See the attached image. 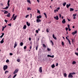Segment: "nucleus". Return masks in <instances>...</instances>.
<instances>
[{"instance_id":"1","label":"nucleus","mask_w":78,"mask_h":78,"mask_svg":"<svg viewBox=\"0 0 78 78\" xmlns=\"http://www.w3.org/2000/svg\"><path fill=\"white\" fill-rule=\"evenodd\" d=\"M18 72H19V69H16L15 70L14 72L13 73V74L15 75L16 73H18Z\"/></svg>"},{"instance_id":"2","label":"nucleus","mask_w":78,"mask_h":78,"mask_svg":"<svg viewBox=\"0 0 78 78\" xmlns=\"http://www.w3.org/2000/svg\"><path fill=\"white\" fill-rule=\"evenodd\" d=\"M68 77V78H73V75L71 74V73H70L69 74Z\"/></svg>"},{"instance_id":"3","label":"nucleus","mask_w":78,"mask_h":78,"mask_svg":"<svg viewBox=\"0 0 78 78\" xmlns=\"http://www.w3.org/2000/svg\"><path fill=\"white\" fill-rule=\"evenodd\" d=\"M73 19H76V14H73Z\"/></svg>"},{"instance_id":"4","label":"nucleus","mask_w":78,"mask_h":78,"mask_svg":"<svg viewBox=\"0 0 78 78\" xmlns=\"http://www.w3.org/2000/svg\"><path fill=\"white\" fill-rule=\"evenodd\" d=\"M54 18L55 19H56V20H58L59 19V18L58 17V16H56L54 17Z\"/></svg>"},{"instance_id":"5","label":"nucleus","mask_w":78,"mask_h":78,"mask_svg":"<svg viewBox=\"0 0 78 78\" xmlns=\"http://www.w3.org/2000/svg\"><path fill=\"white\" fill-rule=\"evenodd\" d=\"M17 46V43L16 42V41L15 42L14 46V48H15Z\"/></svg>"},{"instance_id":"6","label":"nucleus","mask_w":78,"mask_h":78,"mask_svg":"<svg viewBox=\"0 0 78 78\" xmlns=\"http://www.w3.org/2000/svg\"><path fill=\"white\" fill-rule=\"evenodd\" d=\"M0 43L1 44H3L4 43V38H3L2 40L0 41Z\"/></svg>"},{"instance_id":"7","label":"nucleus","mask_w":78,"mask_h":78,"mask_svg":"<svg viewBox=\"0 0 78 78\" xmlns=\"http://www.w3.org/2000/svg\"><path fill=\"white\" fill-rule=\"evenodd\" d=\"M76 33H77V30H76L75 32H73L72 34L73 35H75Z\"/></svg>"},{"instance_id":"8","label":"nucleus","mask_w":78,"mask_h":78,"mask_svg":"<svg viewBox=\"0 0 78 78\" xmlns=\"http://www.w3.org/2000/svg\"><path fill=\"white\" fill-rule=\"evenodd\" d=\"M47 56L48 57H50L51 58H54V55H52V56L50 55H47Z\"/></svg>"},{"instance_id":"9","label":"nucleus","mask_w":78,"mask_h":78,"mask_svg":"<svg viewBox=\"0 0 78 78\" xmlns=\"http://www.w3.org/2000/svg\"><path fill=\"white\" fill-rule=\"evenodd\" d=\"M62 23L63 24H64V23H66V20L65 19H63L62 21Z\"/></svg>"},{"instance_id":"10","label":"nucleus","mask_w":78,"mask_h":78,"mask_svg":"<svg viewBox=\"0 0 78 78\" xmlns=\"http://www.w3.org/2000/svg\"><path fill=\"white\" fill-rule=\"evenodd\" d=\"M37 19H41V18H42V16L41 15H39V16H37Z\"/></svg>"},{"instance_id":"11","label":"nucleus","mask_w":78,"mask_h":78,"mask_svg":"<svg viewBox=\"0 0 78 78\" xmlns=\"http://www.w3.org/2000/svg\"><path fill=\"white\" fill-rule=\"evenodd\" d=\"M41 22V20L39 19H37V23H39V22Z\"/></svg>"},{"instance_id":"12","label":"nucleus","mask_w":78,"mask_h":78,"mask_svg":"<svg viewBox=\"0 0 78 78\" xmlns=\"http://www.w3.org/2000/svg\"><path fill=\"white\" fill-rule=\"evenodd\" d=\"M27 25V26H28V27H30V23H28V22H27L26 23Z\"/></svg>"},{"instance_id":"13","label":"nucleus","mask_w":78,"mask_h":78,"mask_svg":"<svg viewBox=\"0 0 78 78\" xmlns=\"http://www.w3.org/2000/svg\"><path fill=\"white\" fill-rule=\"evenodd\" d=\"M69 6H70V4H69V5L68 4H66V7L67 8H69Z\"/></svg>"},{"instance_id":"14","label":"nucleus","mask_w":78,"mask_h":78,"mask_svg":"<svg viewBox=\"0 0 78 78\" xmlns=\"http://www.w3.org/2000/svg\"><path fill=\"white\" fill-rule=\"evenodd\" d=\"M39 71L40 73H42V69H40L39 70Z\"/></svg>"},{"instance_id":"15","label":"nucleus","mask_w":78,"mask_h":78,"mask_svg":"<svg viewBox=\"0 0 78 78\" xmlns=\"http://www.w3.org/2000/svg\"><path fill=\"white\" fill-rule=\"evenodd\" d=\"M8 66L7 65H5L3 66V69H7Z\"/></svg>"},{"instance_id":"16","label":"nucleus","mask_w":78,"mask_h":78,"mask_svg":"<svg viewBox=\"0 0 78 78\" xmlns=\"http://www.w3.org/2000/svg\"><path fill=\"white\" fill-rule=\"evenodd\" d=\"M10 2V1L9 0H8L7 2V5L8 6H9V2Z\"/></svg>"},{"instance_id":"17","label":"nucleus","mask_w":78,"mask_h":78,"mask_svg":"<svg viewBox=\"0 0 78 78\" xmlns=\"http://www.w3.org/2000/svg\"><path fill=\"white\" fill-rule=\"evenodd\" d=\"M52 36H53V37L54 38V39L56 40L57 39L56 37H55V35L54 34H53Z\"/></svg>"},{"instance_id":"18","label":"nucleus","mask_w":78,"mask_h":78,"mask_svg":"<svg viewBox=\"0 0 78 78\" xmlns=\"http://www.w3.org/2000/svg\"><path fill=\"white\" fill-rule=\"evenodd\" d=\"M17 15L15 16H14V17H13L14 20H15L16 19V18H17Z\"/></svg>"},{"instance_id":"19","label":"nucleus","mask_w":78,"mask_h":78,"mask_svg":"<svg viewBox=\"0 0 78 78\" xmlns=\"http://www.w3.org/2000/svg\"><path fill=\"white\" fill-rule=\"evenodd\" d=\"M2 35L0 37V38H2V37H3V36H4V33H2Z\"/></svg>"},{"instance_id":"20","label":"nucleus","mask_w":78,"mask_h":78,"mask_svg":"<svg viewBox=\"0 0 78 78\" xmlns=\"http://www.w3.org/2000/svg\"><path fill=\"white\" fill-rule=\"evenodd\" d=\"M70 11H73V10H74V9L72 8H70Z\"/></svg>"},{"instance_id":"21","label":"nucleus","mask_w":78,"mask_h":78,"mask_svg":"<svg viewBox=\"0 0 78 78\" xmlns=\"http://www.w3.org/2000/svg\"><path fill=\"white\" fill-rule=\"evenodd\" d=\"M27 28V26L26 25H24L23 27V29H26Z\"/></svg>"},{"instance_id":"22","label":"nucleus","mask_w":78,"mask_h":78,"mask_svg":"<svg viewBox=\"0 0 78 78\" xmlns=\"http://www.w3.org/2000/svg\"><path fill=\"white\" fill-rule=\"evenodd\" d=\"M43 47H44V48H47V46L45 45L44 44H43L42 45Z\"/></svg>"},{"instance_id":"23","label":"nucleus","mask_w":78,"mask_h":78,"mask_svg":"<svg viewBox=\"0 0 78 78\" xmlns=\"http://www.w3.org/2000/svg\"><path fill=\"white\" fill-rule=\"evenodd\" d=\"M10 16H11V14L9 13L7 15V16L9 17H10Z\"/></svg>"},{"instance_id":"24","label":"nucleus","mask_w":78,"mask_h":78,"mask_svg":"<svg viewBox=\"0 0 78 78\" xmlns=\"http://www.w3.org/2000/svg\"><path fill=\"white\" fill-rule=\"evenodd\" d=\"M51 67L52 68H54V67H55V65L54 64H53L51 66Z\"/></svg>"},{"instance_id":"25","label":"nucleus","mask_w":78,"mask_h":78,"mask_svg":"<svg viewBox=\"0 0 78 78\" xmlns=\"http://www.w3.org/2000/svg\"><path fill=\"white\" fill-rule=\"evenodd\" d=\"M47 50L48 51H51V49H50L48 48H47Z\"/></svg>"},{"instance_id":"26","label":"nucleus","mask_w":78,"mask_h":78,"mask_svg":"<svg viewBox=\"0 0 78 78\" xmlns=\"http://www.w3.org/2000/svg\"><path fill=\"white\" fill-rule=\"evenodd\" d=\"M27 10L28 11H30V10H31V9L30 8L28 7L27 8Z\"/></svg>"},{"instance_id":"27","label":"nucleus","mask_w":78,"mask_h":78,"mask_svg":"<svg viewBox=\"0 0 78 78\" xmlns=\"http://www.w3.org/2000/svg\"><path fill=\"white\" fill-rule=\"evenodd\" d=\"M66 3L65 2L63 4V6H66Z\"/></svg>"},{"instance_id":"28","label":"nucleus","mask_w":78,"mask_h":78,"mask_svg":"<svg viewBox=\"0 0 78 78\" xmlns=\"http://www.w3.org/2000/svg\"><path fill=\"white\" fill-rule=\"evenodd\" d=\"M27 2L29 3H30V4H31V1H30V0H27Z\"/></svg>"},{"instance_id":"29","label":"nucleus","mask_w":78,"mask_h":78,"mask_svg":"<svg viewBox=\"0 0 78 78\" xmlns=\"http://www.w3.org/2000/svg\"><path fill=\"white\" fill-rule=\"evenodd\" d=\"M23 42H21L20 44V46H22L23 45Z\"/></svg>"},{"instance_id":"30","label":"nucleus","mask_w":78,"mask_h":78,"mask_svg":"<svg viewBox=\"0 0 78 78\" xmlns=\"http://www.w3.org/2000/svg\"><path fill=\"white\" fill-rule=\"evenodd\" d=\"M71 75H75L76 74V73L74 72L73 73H71Z\"/></svg>"},{"instance_id":"31","label":"nucleus","mask_w":78,"mask_h":78,"mask_svg":"<svg viewBox=\"0 0 78 78\" xmlns=\"http://www.w3.org/2000/svg\"><path fill=\"white\" fill-rule=\"evenodd\" d=\"M7 13H8V12L6 11H5V12H4V14H7Z\"/></svg>"},{"instance_id":"32","label":"nucleus","mask_w":78,"mask_h":78,"mask_svg":"<svg viewBox=\"0 0 78 78\" xmlns=\"http://www.w3.org/2000/svg\"><path fill=\"white\" fill-rule=\"evenodd\" d=\"M36 50H37V48H38V45L36 46Z\"/></svg>"},{"instance_id":"33","label":"nucleus","mask_w":78,"mask_h":78,"mask_svg":"<svg viewBox=\"0 0 78 78\" xmlns=\"http://www.w3.org/2000/svg\"><path fill=\"white\" fill-rule=\"evenodd\" d=\"M73 64H76V62L75 61H73L72 63Z\"/></svg>"},{"instance_id":"34","label":"nucleus","mask_w":78,"mask_h":78,"mask_svg":"<svg viewBox=\"0 0 78 78\" xmlns=\"http://www.w3.org/2000/svg\"><path fill=\"white\" fill-rule=\"evenodd\" d=\"M44 15L46 18H47V14L45 13H44Z\"/></svg>"},{"instance_id":"35","label":"nucleus","mask_w":78,"mask_h":78,"mask_svg":"<svg viewBox=\"0 0 78 78\" xmlns=\"http://www.w3.org/2000/svg\"><path fill=\"white\" fill-rule=\"evenodd\" d=\"M64 76L65 77H66V76H67V74H66V73H64Z\"/></svg>"},{"instance_id":"36","label":"nucleus","mask_w":78,"mask_h":78,"mask_svg":"<svg viewBox=\"0 0 78 78\" xmlns=\"http://www.w3.org/2000/svg\"><path fill=\"white\" fill-rule=\"evenodd\" d=\"M59 9H60V7H58L57 8V10L58 11Z\"/></svg>"},{"instance_id":"37","label":"nucleus","mask_w":78,"mask_h":78,"mask_svg":"<svg viewBox=\"0 0 78 78\" xmlns=\"http://www.w3.org/2000/svg\"><path fill=\"white\" fill-rule=\"evenodd\" d=\"M58 11L57 9L54 10V12H58Z\"/></svg>"},{"instance_id":"38","label":"nucleus","mask_w":78,"mask_h":78,"mask_svg":"<svg viewBox=\"0 0 78 78\" xmlns=\"http://www.w3.org/2000/svg\"><path fill=\"white\" fill-rule=\"evenodd\" d=\"M16 76H17V74H15V75L14 76H13V78H16Z\"/></svg>"},{"instance_id":"39","label":"nucleus","mask_w":78,"mask_h":78,"mask_svg":"<svg viewBox=\"0 0 78 78\" xmlns=\"http://www.w3.org/2000/svg\"><path fill=\"white\" fill-rule=\"evenodd\" d=\"M9 59H7L6 61V62L7 63L9 62Z\"/></svg>"},{"instance_id":"40","label":"nucleus","mask_w":78,"mask_h":78,"mask_svg":"<svg viewBox=\"0 0 78 78\" xmlns=\"http://www.w3.org/2000/svg\"><path fill=\"white\" fill-rule=\"evenodd\" d=\"M6 25H5L4 27L3 26L2 28H3L4 29H5V28H6Z\"/></svg>"},{"instance_id":"41","label":"nucleus","mask_w":78,"mask_h":78,"mask_svg":"<svg viewBox=\"0 0 78 78\" xmlns=\"http://www.w3.org/2000/svg\"><path fill=\"white\" fill-rule=\"evenodd\" d=\"M46 31L47 32V33H48L49 32V29H47L46 30Z\"/></svg>"},{"instance_id":"42","label":"nucleus","mask_w":78,"mask_h":78,"mask_svg":"<svg viewBox=\"0 0 78 78\" xmlns=\"http://www.w3.org/2000/svg\"><path fill=\"white\" fill-rule=\"evenodd\" d=\"M8 8H9V7H8V6L5 8V9H8Z\"/></svg>"},{"instance_id":"43","label":"nucleus","mask_w":78,"mask_h":78,"mask_svg":"<svg viewBox=\"0 0 78 78\" xmlns=\"http://www.w3.org/2000/svg\"><path fill=\"white\" fill-rule=\"evenodd\" d=\"M8 71H6L5 72V74H6V73H8Z\"/></svg>"},{"instance_id":"44","label":"nucleus","mask_w":78,"mask_h":78,"mask_svg":"<svg viewBox=\"0 0 78 78\" xmlns=\"http://www.w3.org/2000/svg\"><path fill=\"white\" fill-rule=\"evenodd\" d=\"M37 13H39V14H40V13H41V12H40V11L37 10Z\"/></svg>"},{"instance_id":"45","label":"nucleus","mask_w":78,"mask_h":78,"mask_svg":"<svg viewBox=\"0 0 78 78\" xmlns=\"http://www.w3.org/2000/svg\"><path fill=\"white\" fill-rule=\"evenodd\" d=\"M68 42L69 44L70 45L71 44V43H70V40H68Z\"/></svg>"},{"instance_id":"46","label":"nucleus","mask_w":78,"mask_h":78,"mask_svg":"<svg viewBox=\"0 0 78 78\" xmlns=\"http://www.w3.org/2000/svg\"><path fill=\"white\" fill-rule=\"evenodd\" d=\"M75 55H76L77 56H78V53L77 52H75Z\"/></svg>"},{"instance_id":"47","label":"nucleus","mask_w":78,"mask_h":78,"mask_svg":"<svg viewBox=\"0 0 78 78\" xmlns=\"http://www.w3.org/2000/svg\"><path fill=\"white\" fill-rule=\"evenodd\" d=\"M36 33H39V31H38V30H36Z\"/></svg>"},{"instance_id":"48","label":"nucleus","mask_w":78,"mask_h":78,"mask_svg":"<svg viewBox=\"0 0 78 78\" xmlns=\"http://www.w3.org/2000/svg\"><path fill=\"white\" fill-rule=\"evenodd\" d=\"M15 16V14H13L12 16V18H14V16Z\"/></svg>"},{"instance_id":"49","label":"nucleus","mask_w":78,"mask_h":78,"mask_svg":"<svg viewBox=\"0 0 78 78\" xmlns=\"http://www.w3.org/2000/svg\"><path fill=\"white\" fill-rule=\"evenodd\" d=\"M28 16H29V15H27L25 16V17L26 18H27L28 17Z\"/></svg>"},{"instance_id":"50","label":"nucleus","mask_w":78,"mask_h":78,"mask_svg":"<svg viewBox=\"0 0 78 78\" xmlns=\"http://www.w3.org/2000/svg\"><path fill=\"white\" fill-rule=\"evenodd\" d=\"M17 62H20V59H18L17 60Z\"/></svg>"},{"instance_id":"51","label":"nucleus","mask_w":78,"mask_h":78,"mask_svg":"<svg viewBox=\"0 0 78 78\" xmlns=\"http://www.w3.org/2000/svg\"><path fill=\"white\" fill-rule=\"evenodd\" d=\"M5 22H6V23H7L8 21L6 20H5Z\"/></svg>"},{"instance_id":"52","label":"nucleus","mask_w":78,"mask_h":78,"mask_svg":"<svg viewBox=\"0 0 78 78\" xmlns=\"http://www.w3.org/2000/svg\"><path fill=\"white\" fill-rule=\"evenodd\" d=\"M27 48V46H25L24 47V49H26Z\"/></svg>"},{"instance_id":"53","label":"nucleus","mask_w":78,"mask_h":78,"mask_svg":"<svg viewBox=\"0 0 78 78\" xmlns=\"http://www.w3.org/2000/svg\"><path fill=\"white\" fill-rule=\"evenodd\" d=\"M9 26H10V27H11V24L10 23L8 25Z\"/></svg>"},{"instance_id":"54","label":"nucleus","mask_w":78,"mask_h":78,"mask_svg":"<svg viewBox=\"0 0 78 78\" xmlns=\"http://www.w3.org/2000/svg\"><path fill=\"white\" fill-rule=\"evenodd\" d=\"M51 43H52V44L53 45V41H51Z\"/></svg>"},{"instance_id":"55","label":"nucleus","mask_w":78,"mask_h":78,"mask_svg":"<svg viewBox=\"0 0 78 78\" xmlns=\"http://www.w3.org/2000/svg\"><path fill=\"white\" fill-rule=\"evenodd\" d=\"M62 45H64V42H63V41H62Z\"/></svg>"},{"instance_id":"56","label":"nucleus","mask_w":78,"mask_h":78,"mask_svg":"<svg viewBox=\"0 0 78 78\" xmlns=\"http://www.w3.org/2000/svg\"><path fill=\"white\" fill-rule=\"evenodd\" d=\"M9 55H10V56H12V53H10Z\"/></svg>"},{"instance_id":"57","label":"nucleus","mask_w":78,"mask_h":78,"mask_svg":"<svg viewBox=\"0 0 78 78\" xmlns=\"http://www.w3.org/2000/svg\"><path fill=\"white\" fill-rule=\"evenodd\" d=\"M59 16L60 18H61V14H59Z\"/></svg>"},{"instance_id":"58","label":"nucleus","mask_w":78,"mask_h":78,"mask_svg":"<svg viewBox=\"0 0 78 78\" xmlns=\"http://www.w3.org/2000/svg\"><path fill=\"white\" fill-rule=\"evenodd\" d=\"M66 39H67V40H68V41L69 40V39H68V38L67 37H66Z\"/></svg>"},{"instance_id":"59","label":"nucleus","mask_w":78,"mask_h":78,"mask_svg":"<svg viewBox=\"0 0 78 78\" xmlns=\"http://www.w3.org/2000/svg\"><path fill=\"white\" fill-rule=\"evenodd\" d=\"M68 28H70V25H67Z\"/></svg>"},{"instance_id":"60","label":"nucleus","mask_w":78,"mask_h":78,"mask_svg":"<svg viewBox=\"0 0 78 78\" xmlns=\"http://www.w3.org/2000/svg\"><path fill=\"white\" fill-rule=\"evenodd\" d=\"M58 66V63H56V66Z\"/></svg>"},{"instance_id":"61","label":"nucleus","mask_w":78,"mask_h":78,"mask_svg":"<svg viewBox=\"0 0 78 78\" xmlns=\"http://www.w3.org/2000/svg\"><path fill=\"white\" fill-rule=\"evenodd\" d=\"M68 28H67V27H66V31H67V30H68Z\"/></svg>"},{"instance_id":"62","label":"nucleus","mask_w":78,"mask_h":78,"mask_svg":"<svg viewBox=\"0 0 78 78\" xmlns=\"http://www.w3.org/2000/svg\"><path fill=\"white\" fill-rule=\"evenodd\" d=\"M11 75H10L8 77V78H11Z\"/></svg>"},{"instance_id":"63","label":"nucleus","mask_w":78,"mask_h":78,"mask_svg":"<svg viewBox=\"0 0 78 78\" xmlns=\"http://www.w3.org/2000/svg\"><path fill=\"white\" fill-rule=\"evenodd\" d=\"M69 28V31H71V29H70V28Z\"/></svg>"},{"instance_id":"64","label":"nucleus","mask_w":78,"mask_h":78,"mask_svg":"<svg viewBox=\"0 0 78 78\" xmlns=\"http://www.w3.org/2000/svg\"><path fill=\"white\" fill-rule=\"evenodd\" d=\"M37 0V2H38V3H39V0Z\"/></svg>"}]
</instances>
